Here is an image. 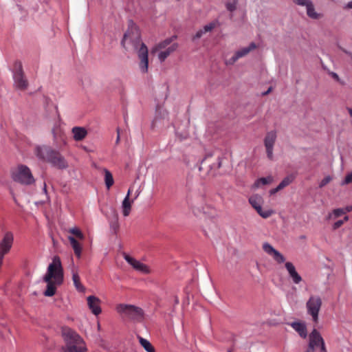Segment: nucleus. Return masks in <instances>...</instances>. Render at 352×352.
Listing matches in <instances>:
<instances>
[{
  "label": "nucleus",
  "instance_id": "nucleus-1",
  "mask_svg": "<svg viewBox=\"0 0 352 352\" xmlns=\"http://www.w3.org/2000/svg\"><path fill=\"white\" fill-rule=\"evenodd\" d=\"M122 44L126 50H134L136 52L140 72L143 74L147 73L148 69V48L142 42L139 30L135 25H131L124 34Z\"/></svg>",
  "mask_w": 352,
  "mask_h": 352
},
{
  "label": "nucleus",
  "instance_id": "nucleus-2",
  "mask_svg": "<svg viewBox=\"0 0 352 352\" xmlns=\"http://www.w3.org/2000/svg\"><path fill=\"white\" fill-rule=\"evenodd\" d=\"M64 272L60 259L54 256L49 264L47 272L43 276V281L47 283L44 292L46 296H52L56 294L57 287L63 283Z\"/></svg>",
  "mask_w": 352,
  "mask_h": 352
},
{
  "label": "nucleus",
  "instance_id": "nucleus-3",
  "mask_svg": "<svg viewBox=\"0 0 352 352\" xmlns=\"http://www.w3.org/2000/svg\"><path fill=\"white\" fill-rule=\"evenodd\" d=\"M175 36L167 38L156 43L151 49V54L156 56L160 63L173 54L178 48L179 45L175 41Z\"/></svg>",
  "mask_w": 352,
  "mask_h": 352
},
{
  "label": "nucleus",
  "instance_id": "nucleus-4",
  "mask_svg": "<svg viewBox=\"0 0 352 352\" xmlns=\"http://www.w3.org/2000/svg\"><path fill=\"white\" fill-rule=\"evenodd\" d=\"M63 336L65 346L63 352H86L87 348L83 340L78 334L71 329H64Z\"/></svg>",
  "mask_w": 352,
  "mask_h": 352
},
{
  "label": "nucleus",
  "instance_id": "nucleus-5",
  "mask_svg": "<svg viewBox=\"0 0 352 352\" xmlns=\"http://www.w3.org/2000/svg\"><path fill=\"white\" fill-rule=\"evenodd\" d=\"M11 177L14 182L24 185L32 184L35 181L30 169L23 164L12 169Z\"/></svg>",
  "mask_w": 352,
  "mask_h": 352
},
{
  "label": "nucleus",
  "instance_id": "nucleus-6",
  "mask_svg": "<svg viewBox=\"0 0 352 352\" xmlns=\"http://www.w3.org/2000/svg\"><path fill=\"white\" fill-rule=\"evenodd\" d=\"M116 310L120 315L137 321L142 320L144 316L142 309L133 305L120 303L116 305Z\"/></svg>",
  "mask_w": 352,
  "mask_h": 352
},
{
  "label": "nucleus",
  "instance_id": "nucleus-7",
  "mask_svg": "<svg viewBox=\"0 0 352 352\" xmlns=\"http://www.w3.org/2000/svg\"><path fill=\"white\" fill-rule=\"evenodd\" d=\"M248 201L252 207L257 212V213L263 219H267L274 214V211L268 208H263L262 207L264 199L263 197L258 194H254L251 195Z\"/></svg>",
  "mask_w": 352,
  "mask_h": 352
},
{
  "label": "nucleus",
  "instance_id": "nucleus-8",
  "mask_svg": "<svg viewBox=\"0 0 352 352\" xmlns=\"http://www.w3.org/2000/svg\"><path fill=\"white\" fill-rule=\"evenodd\" d=\"M305 352H327L324 340L316 329L309 334V345Z\"/></svg>",
  "mask_w": 352,
  "mask_h": 352
},
{
  "label": "nucleus",
  "instance_id": "nucleus-9",
  "mask_svg": "<svg viewBox=\"0 0 352 352\" xmlns=\"http://www.w3.org/2000/svg\"><path fill=\"white\" fill-rule=\"evenodd\" d=\"M14 243V234L8 231L3 234L0 240V267H1L5 255L8 254Z\"/></svg>",
  "mask_w": 352,
  "mask_h": 352
},
{
  "label": "nucleus",
  "instance_id": "nucleus-10",
  "mask_svg": "<svg viewBox=\"0 0 352 352\" xmlns=\"http://www.w3.org/2000/svg\"><path fill=\"white\" fill-rule=\"evenodd\" d=\"M322 306V300L318 296H311L306 303L307 313L311 316L314 322L318 320V314Z\"/></svg>",
  "mask_w": 352,
  "mask_h": 352
},
{
  "label": "nucleus",
  "instance_id": "nucleus-11",
  "mask_svg": "<svg viewBox=\"0 0 352 352\" xmlns=\"http://www.w3.org/2000/svg\"><path fill=\"white\" fill-rule=\"evenodd\" d=\"M277 140V132L272 130L266 133L263 139L267 157L272 160L274 158V148Z\"/></svg>",
  "mask_w": 352,
  "mask_h": 352
},
{
  "label": "nucleus",
  "instance_id": "nucleus-12",
  "mask_svg": "<svg viewBox=\"0 0 352 352\" xmlns=\"http://www.w3.org/2000/svg\"><path fill=\"white\" fill-rule=\"evenodd\" d=\"M293 3L305 9L307 15L311 19H319L322 15L316 10L315 6L311 0H292Z\"/></svg>",
  "mask_w": 352,
  "mask_h": 352
},
{
  "label": "nucleus",
  "instance_id": "nucleus-13",
  "mask_svg": "<svg viewBox=\"0 0 352 352\" xmlns=\"http://www.w3.org/2000/svg\"><path fill=\"white\" fill-rule=\"evenodd\" d=\"M14 87L21 90H24L28 87V83L24 77L22 65L20 62H16L14 65V72L13 74Z\"/></svg>",
  "mask_w": 352,
  "mask_h": 352
},
{
  "label": "nucleus",
  "instance_id": "nucleus-14",
  "mask_svg": "<svg viewBox=\"0 0 352 352\" xmlns=\"http://www.w3.org/2000/svg\"><path fill=\"white\" fill-rule=\"evenodd\" d=\"M168 124V112L162 109L158 108L156 110L154 119L152 122V127L161 128Z\"/></svg>",
  "mask_w": 352,
  "mask_h": 352
},
{
  "label": "nucleus",
  "instance_id": "nucleus-15",
  "mask_svg": "<svg viewBox=\"0 0 352 352\" xmlns=\"http://www.w3.org/2000/svg\"><path fill=\"white\" fill-rule=\"evenodd\" d=\"M124 258L135 270L142 274H149L151 272L148 266L136 260L135 258L126 254H124Z\"/></svg>",
  "mask_w": 352,
  "mask_h": 352
},
{
  "label": "nucleus",
  "instance_id": "nucleus-16",
  "mask_svg": "<svg viewBox=\"0 0 352 352\" xmlns=\"http://www.w3.org/2000/svg\"><path fill=\"white\" fill-rule=\"evenodd\" d=\"M263 250L267 254L270 256L277 263H285V256L279 251H278L272 245H271L269 243L266 242L263 244Z\"/></svg>",
  "mask_w": 352,
  "mask_h": 352
},
{
  "label": "nucleus",
  "instance_id": "nucleus-17",
  "mask_svg": "<svg viewBox=\"0 0 352 352\" xmlns=\"http://www.w3.org/2000/svg\"><path fill=\"white\" fill-rule=\"evenodd\" d=\"M256 48V44L254 43H251L248 46L243 47L239 49L234 53V54L230 59H228L226 61V64H234L238 59L245 56L250 52L255 50Z\"/></svg>",
  "mask_w": 352,
  "mask_h": 352
},
{
  "label": "nucleus",
  "instance_id": "nucleus-18",
  "mask_svg": "<svg viewBox=\"0 0 352 352\" xmlns=\"http://www.w3.org/2000/svg\"><path fill=\"white\" fill-rule=\"evenodd\" d=\"M35 154L38 159L49 162L52 155H54V150L49 146H38L35 148Z\"/></svg>",
  "mask_w": 352,
  "mask_h": 352
},
{
  "label": "nucleus",
  "instance_id": "nucleus-19",
  "mask_svg": "<svg viewBox=\"0 0 352 352\" xmlns=\"http://www.w3.org/2000/svg\"><path fill=\"white\" fill-rule=\"evenodd\" d=\"M192 211L193 214L197 217L200 216L201 214L213 216L215 214L214 209L211 206L199 204H194L192 206Z\"/></svg>",
  "mask_w": 352,
  "mask_h": 352
},
{
  "label": "nucleus",
  "instance_id": "nucleus-20",
  "mask_svg": "<svg viewBox=\"0 0 352 352\" xmlns=\"http://www.w3.org/2000/svg\"><path fill=\"white\" fill-rule=\"evenodd\" d=\"M285 267L292 282L296 285H298L302 280V278L298 273L294 265L292 262L288 261L285 262Z\"/></svg>",
  "mask_w": 352,
  "mask_h": 352
},
{
  "label": "nucleus",
  "instance_id": "nucleus-21",
  "mask_svg": "<svg viewBox=\"0 0 352 352\" xmlns=\"http://www.w3.org/2000/svg\"><path fill=\"white\" fill-rule=\"evenodd\" d=\"M87 301L88 307L93 314L98 316L101 313V301L98 297L95 296H89L87 298Z\"/></svg>",
  "mask_w": 352,
  "mask_h": 352
},
{
  "label": "nucleus",
  "instance_id": "nucleus-22",
  "mask_svg": "<svg viewBox=\"0 0 352 352\" xmlns=\"http://www.w3.org/2000/svg\"><path fill=\"white\" fill-rule=\"evenodd\" d=\"M49 163L59 169H65L68 167L67 162L64 157L56 151H54V155H52Z\"/></svg>",
  "mask_w": 352,
  "mask_h": 352
},
{
  "label": "nucleus",
  "instance_id": "nucleus-23",
  "mask_svg": "<svg viewBox=\"0 0 352 352\" xmlns=\"http://www.w3.org/2000/svg\"><path fill=\"white\" fill-rule=\"evenodd\" d=\"M72 132L73 138L76 141L82 140L87 135V131L85 128L81 126H75L72 128Z\"/></svg>",
  "mask_w": 352,
  "mask_h": 352
},
{
  "label": "nucleus",
  "instance_id": "nucleus-24",
  "mask_svg": "<svg viewBox=\"0 0 352 352\" xmlns=\"http://www.w3.org/2000/svg\"><path fill=\"white\" fill-rule=\"evenodd\" d=\"M67 239L71 244L75 255L78 258H80L82 250V245L75 239V237L72 236H68Z\"/></svg>",
  "mask_w": 352,
  "mask_h": 352
},
{
  "label": "nucleus",
  "instance_id": "nucleus-25",
  "mask_svg": "<svg viewBox=\"0 0 352 352\" xmlns=\"http://www.w3.org/2000/svg\"><path fill=\"white\" fill-rule=\"evenodd\" d=\"M133 202L134 199L124 197L121 205V210L124 217H128L130 214Z\"/></svg>",
  "mask_w": 352,
  "mask_h": 352
},
{
  "label": "nucleus",
  "instance_id": "nucleus-26",
  "mask_svg": "<svg viewBox=\"0 0 352 352\" xmlns=\"http://www.w3.org/2000/svg\"><path fill=\"white\" fill-rule=\"evenodd\" d=\"M291 327L298 333L300 337L305 338L307 336L306 325L304 322H294L291 323Z\"/></svg>",
  "mask_w": 352,
  "mask_h": 352
},
{
  "label": "nucleus",
  "instance_id": "nucleus-27",
  "mask_svg": "<svg viewBox=\"0 0 352 352\" xmlns=\"http://www.w3.org/2000/svg\"><path fill=\"white\" fill-rule=\"evenodd\" d=\"M72 280L74 285V287L76 289L80 292H83L85 290V287L82 285L80 283V278L78 275V272L77 269L73 268L72 270Z\"/></svg>",
  "mask_w": 352,
  "mask_h": 352
},
{
  "label": "nucleus",
  "instance_id": "nucleus-28",
  "mask_svg": "<svg viewBox=\"0 0 352 352\" xmlns=\"http://www.w3.org/2000/svg\"><path fill=\"white\" fill-rule=\"evenodd\" d=\"M273 181V178L271 176L267 177H261L255 181L252 186L253 190H256L261 186L270 184Z\"/></svg>",
  "mask_w": 352,
  "mask_h": 352
},
{
  "label": "nucleus",
  "instance_id": "nucleus-29",
  "mask_svg": "<svg viewBox=\"0 0 352 352\" xmlns=\"http://www.w3.org/2000/svg\"><path fill=\"white\" fill-rule=\"evenodd\" d=\"M138 340L140 342V345L144 349V350L147 352H155V349L151 344V342L140 336H138Z\"/></svg>",
  "mask_w": 352,
  "mask_h": 352
},
{
  "label": "nucleus",
  "instance_id": "nucleus-30",
  "mask_svg": "<svg viewBox=\"0 0 352 352\" xmlns=\"http://www.w3.org/2000/svg\"><path fill=\"white\" fill-rule=\"evenodd\" d=\"M104 173L105 185L107 189H109L114 183L113 175L111 172L106 168L104 169Z\"/></svg>",
  "mask_w": 352,
  "mask_h": 352
},
{
  "label": "nucleus",
  "instance_id": "nucleus-31",
  "mask_svg": "<svg viewBox=\"0 0 352 352\" xmlns=\"http://www.w3.org/2000/svg\"><path fill=\"white\" fill-rule=\"evenodd\" d=\"M342 214H345L342 208L334 209L331 212L329 213L327 217V220L336 219Z\"/></svg>",
  "mask_w": 352,
  "mask_h": 352
},
{
  "label": "nucleus",
  "instance_id": "nucleus-32",
  "mask_svg": "<svg viewBox=\"0 0 352 352\" xmlns=\"http://www.w3.org/2000/svg\"><path fill=\"white\" fill-rule=\"evenodd\" d=\"M68 232L72 234V236H76L80 240H84L85 235L82 231L77 227H73L69 229Z\"/></svg>",
  "mask_w": 352,
  "mask_h": 352
},
{
  "label": "nucleus",
  "instance_id": "nucleus-33",
  "mask_svg": "<svg viewBox=\"0 0 352 352\" xmlns=\"http://www.w3.org/2000/svg\"><path fill=\"white\" fill-rule=\"evenodd\" d=\"M53 135H54V141L58 144L60 142H63L65 143V140L63 138V132L60 129H54L53 130Z\"/></svg>",
  "mask_w": 352,
  "mask_h": 352
},
{
  "label": "nucleus",
  "instance_id": "nucleus-34",
  "mask_svg": "<svg viewBox=\"0 0 352 352\" xmlns=\"http://www.w3.org/2000/svg\"><path fill=\"white\" fill-rule=\"evenodd\" d=\"M294 179V177L293 175H289L284 178L282 182L278 184L279 189H283L285 187L289 185L293 180Z\"/></svg>",
  "mask_w": 352,
  "mask_h": 352
},
{
  "label": "nucleus",
  "instance_id": "nucleus-35",
  "mask_svg": "<svg viewBox=\"0 0 352 352\" xmlns=\"http://www.w3.org/2000/svg\"><path fill=\"white\" fill-rule=\"evenodd\" d=\"M238 0H228L226 2V8L230 12H233L236 9Z\"/></svg>",
  "mask_w": 352,
  "mask_h": 352
},
{
  "label": "nucleus",
  "instance_id": "nucleus-36",
  "mask_svg": "<svg viewBox=\"0 0 352 352\" xmlns=\"http://www.w3.org/2000/svg\"><path fill=\"white\" fill-rule=\"evenodd\" d=\"M349 221V217L347 215L344 216V219H341V220H338L337 221H336L333 226H332V228L333 230H337L338 228H339L340 227H341L343 223L346 221Z\"/></svg>",
  "mask_w": 352,
  "mask_h": 352
},
{
  "label": "nucleus",
  "instance_id": "nucleus-37",
  "mask_svg": "<svg viewBox=\"0 0 352 352\" xmlns=\"http://www.w3.org/2000/svg\"><path fill=\"white\" fill-rule=\"evenodd\" d=\"M217 22L213 21L204 25L202 29L204 30L205 33H207L211 32L217 26Z\"/></svg>",
  "mask_w": 352,
  "mask_h": 352
},
{
  "label": "nucleus",
  "instance_id": "nucleus-38",
  "mask_svg": "<svg viewBox=\"0 0 352 352\" xmlns=\"http://www.w3.org/2000/svg\"><path fill=\"white\" fill-rule=\"evenodd\" d=\"M332 180V177L330 175L325 176L320 182L319 187L322 188L328 184Z\"/></svg>",
  "mask_w": 352,
  "mask_h": 352
},
{
  "label": "nucleus",
  "instance_id": "nucleus-39",
  "mask_svg": "<svg viewBox=\"0 0 352 352\" xmlns=\"http://www.w3.org/2000/svg\"><path fill=\"white\" fill-rule=\"evenodd\" d=\"M351 183H352V172L348 173L345 176L344 180L341 182V185L344 186V185H347V184H349Z\"/></svg>",
  "mask_w": 352,
  "mask_h": 352
},
{
  "label": "nucleus",
  "instance_id": "nucleus-40",
  "mask_svg": "<svg viewBox=\"0 0 352 352\" xmlns=\"http://www.w3.org/2000/svg\"><path fill=\"white\" fill-rule=\"evenodd\" d=\"M221 166V159L220 157H218L217 158V162L216 163L213 164L212 166V168L213 169H218Z\"/></svg>",
  "mask_w": 352,
  "mask_h": 352
},
{
  "label": "nucleus",
  "instance_id": "nucleus-41",
  "mask_svg": "<svg viewBox=\"0 0 352 352\" xmlns=\"http://www.w3.org/2000/svg\"><path fill=\"white\" fill-rule=\"evenodd\" d=\"M206 33L204 32V30L203 29H200L199 30H198L196 32V34L193 36V39H198V38H201Z\"/></svg>",
  "mask_w": 352,
  "mask_h": 352
},
{
  "label": "nucleus",
  "instance_id": "nucleus-42",
  "mask_svg": "<svg viewBox=\"0 0 352 352\" xmlns=\"http://www.w3.org/2000/svg\"><path fill=\"white\" fill-rule=\"evenodd\" d=\"M342 210H344V214L349 212L352 211V206H347L344 208H342Z\"/></svg>",
  "mask_w": 352,
  "mask_h": 352
},
{
  "label": "nucleus",
  "instance_id": "nucleus-43",
  "mask_svg": "<svg viewBox=\"0 0 352 352\" xmlns=\"http://www.w3.org/2000/svg\"><path fill=\"white\" fill-rule=\"evenodd\" d=\"M281 190V189H279V188H278V186L276 188H273V189H271V190H270V195H274L275 193H276L278 191H279V190Z\"/></svg>",
  "mask_w": 352,
  "mask_h": 352
},
{
  "label": "nucleus",
  "instance_id": "nucleus-44",
  "mask_svg": "<svg viewBox=\"0 0 352 352\" xmlns=\"http://www.w3.org/2000/svg\"><path fill=\"white\" fill-rule=\"evenodd\" d=\"M212 157V154H211V153L208 154V155L206 156V157L202 160V162H201V164H205V163L206 162V161H207L210 157Z\"/></svg>",
  "mask_w": 352,
  "mask_h": 352
},
{
  "label": "nucleus",
  "instance_id": "nucleus-45",
  "mask_svg": "<svg viewBox=\"0 0 352 352\" xmlns=\"http://www.w3.org/2000/svg\"><path fill=\"white\" fill-rule=\"evenodd\" d=\"M331 76H332L335 80H338V81L340 80V78H339L338 75L336 73H335V72H331Z\"/></svg>",
  "mask_w": 352,
  "mask_h": 352
},
{
  "label": "nucleus",
  "instance_id": "nucleus-46",
  "mask_svg": "<svg viewBox=\"0 0 352 352\" xmlns=\"http://www.w3.org/2000/svg\"><path fill=\"white\" fill-rule=\"evenodd\" d=\"M117 138H116V144H118L119 142H120V129H117Z\"/></svg>",
  "mask_w": 352,
  "mask_h": 352
},
{
  "label": "nucleus",
  "instance_id": "nucleus-47",
  "mask_svg": "<svg viewBox=\"0 0 352 352\" xmlns=\"http://www.w3.org/2000/svg\"><path fill=\"white\" fill-rule=\"evenodd\" d=\"M344 8L352 9V1H349L347 4H346Z\"/></svg>",
  "mask_w": 352,
  "mask_h": 352
},
{
  "label": "nucleus",
  "instance_id": "nucleus-48",
  "mask_svg": "<svg viewBox=\"0 0 352 352\" xmlns=\"http://www.w3.org/2000/svg\"><path fill=\"white\" fill-rule=\"evenodd\" d=\"M43 190L44 193L45 194L46 199H48V197H47V195L46 184H43Z\"/></svg>",
  "mask_w": 352,
  "mask_h": 352
},
{
  "label": "nucleus",
  "instance_id": "nucleus-49",
  "mask_svg": "<svg viewBox=\"0 0 352 352\" xmlns=\"http://www.w3.org/2000/svg\"><path fill=\"white\" fill-rule=\"evenodd\" d=\"M131 188H129V189L128 190L127 194H126V197H125L130 198V195H131Z\"/></svg>",
  "mask_w": 352,
  "mask_h": 352
},
{
  "label": "nucleus",
  "instance_id": "nucleus-50",
  "mask_svg": "<svg viewBox=\"0 0 352 352\" xmlns=\"http://www.w3.org/2000/svg\"><path fill=\"white\" fill-rule=\"evenodd\" d=\"M347 111H348L350 116L352 118V108H347Z\"/></svg>",
  "mask_w": 352,
  "mask_h": 352
},
{
  "label": "nucleus",
  "instance_id": "nucleus-51",
  "mask_svg": "<svg viewBox=\"0 0 352 352\" xmlns=\"http://www.w3.org/2000/svg\"><path fill=\"white\" fill-rule=\"evenodd\" d=\"M271 88H270L264 94H267L268 93H270L271 91Z\"/></svg>",
  "mask_w": 352,
  "mask_h": 352
},
{
  "label": "nucleus",
  "instance_id": "nucleus-52",
  "mask_svg": "<svg viewBox=\"0 0 352 352\" xmlns=\"http://www.w3.org/2000/svg\"><path fill=\"white\" fill-rule=\"evenodd\" d=\"M139 196V192L135 193V197L133 199H135Z\"/></svg>",
  "mask_w": 352,
  "mask_h": 352
},
{
  "label": "nucleus",
  "instance_id": "nucleus-53",
  "mask_svg": "<svg viewBox=\"0 0 352 352\" xmlns=\"http://www.w3.org/2000/svg\"><path fill=\"white\" fill-rule=\"evenodd\" d=\"M351 60H352V54H351Z\"/></svg>",
  "mask_w": 352,
  "mask_h": 352
}]
</instances>
